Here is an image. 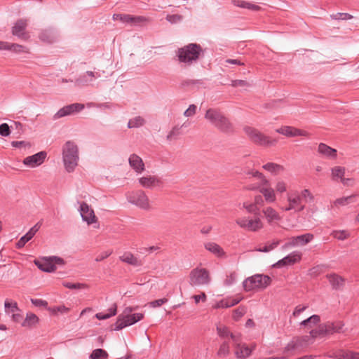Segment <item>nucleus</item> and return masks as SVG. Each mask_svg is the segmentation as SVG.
Listing matches in <instances>:
<instances>
[{
  "label": "nucleus",
  "mask_w": 359,
  "mask_h": 359,
  "mask_svg": "<svg viewBox=\"0 0 359 359\" xmlns=\"http://www.w3.org/2000/svg\"><path fill=\"white\" fill-rule=\"evenodd\" d=\"M288 183L285 179L282 177L276 178L273 183L268 179L260 194L263 195L266 203H273L277 201V196L280 197L285 193V203L280 208L284 212L302 211L304 208V203H311L314 200L312 193L307 189L301 191H288Z\"/></svg>",
  "instance_id": "obj_1"
},
{
  "label": "nucleus",
  "mask_w": 359,
  "mask_h": 359,
  "mask_svg": "<svg viewBox=\"0 0 359 359\" xmlns=\"http://www.w3.org/2000/svg\"><path fill=\"white\" fill-rule=\"evenodd\" d=\"M205 120L217 130L224 133H233L234 126L224 113L217 108H209L204 114Z\"/></svg>",
  "instance_id": "obj_2"
},
{
  "label": "nucleus",
  "mask_w": 359,
  "mask_h": 359,
  "mask_svg": "<svg viewBox=\"0 0 359 359\" xmlns=\"http://www.w3.org/2000/svg\"><path fill=\"white\" fill-rule=\"evenodd\" d=\"M79 151L78 146L73 142L68 141L62 147V161L65 170L73 172L78 165Z\"/></svg>",
  "instance_id": "obj_3"
},
{
  "label": "nucleus",
  "mask_w": 359,
  "mask_h": 359,
  "mask_svg": "<svg viewBox=\"0 0 359 359\" xmlns=\"http://www.w3.org/2000/svg\"><path fill=\"white\" fill-rule=\"evenodd\" d=\"M243 132L251 142L259 146L265 147H273L278 142L276 139L264 135L260 130L252 126H244Z\"/></svg>",
  "instance_id": "obj_4"
},
{
  "label": "nucleus",
  "mask_w": 359,
  "mask_h": 359,
  "mask_svg": "<svg viewBox=\"0 0 359 359\" xmlns=\"http://www.w3.org/2000/svg\"><path fill=\"white\" fill-rule=\"evenodd\" d=\"M126 196L128 202L138 208L144 211H149L152 209L151 201L144 191L142 189L133 190L128 191Z\"/></svg>",
  "instance_id": "obj_5"
},
{
  "label": "nucleus",
  "mask_w": 359,
  "mask_h": 359,
  "mask_svg": "<svg viewBox=\"0 0 359 359\" xmlns=\"http://www.w3.org/2000/svg\"><path fill=\"white\" fill-rule=\"evenodd\" d=\"M201 50L199 45L190 43L180 48L177 51V56L180 62L191 63L198 59Z\"/></svg>",
  "instance_id": "obj_6"
},
{
  "label": "nucleus",
  "mask_w": 359,
  "mask_h": 359,
  "mask_svg": "<svg viewBox=\"0 0 359 359\" xmlns=\"http://www.w3.org/2000/svg\"><path fill=\"white\" fill-rule=\"evenodd\" d=\"M270 283L271 278L269 276L257 274L246 278L243 282V287L247 292L264 290Z\"/></svg>",
  "instance_id": "obj_7"
},
{
  "label": "nucleus",
  "mask_w": 359,
  "mask_h": 359,
  "mask_svg": "<svg viewBox=\"0 0 359 359\" xmlns=\"http://www.w3.org/2000/svg\"><path fill=\"white\" fill-rule=\"evenodd\" d=\"M189 278L190 284L194 286L208 285L211 280L210 271L200 266L190 271Z\"/></svg>",
  "instance_id": "obj_8"
},
{
  "label": "nucleus",
  "mask_w": 359,
  "mask_h": 359,
  "mask_svg": "<svg viewBox=\"0 0 359 359\" xmlns=\"http://www.w3.org/2000/svg\"><path fill=\"white\" fill-rule=\"evenodd\" d=\"M235 222L241 229L254 232L262 229L264 226L262 221L258 217H239L236 219Z\"/></svg>",
  "instance_id": "obj_9"
},
{
  "label": "nucleus",
  "mask_w": 359,
  "mask_h": 359,
  "mask_svg": "<svg viewBox=\"0 0 359 359\" xmlns=\"http://www.w3.org/2000/svg\"><path fill=\"white\" fill-rule=\"evenodd\" d=\"M35 265L44 272L51 273L56 270V265L64 264L63 259L58 257H47L34 261Z\"/></svg>",
  "instance_id": "obj_10"
},
{
  "label": "nucleus",
  "mask_w": 359,
  "mask_h": 359,
  "mask_svg": "<svg viewBox=\"0 0 359 359\" xmlns=\"http://www.w3.org/2000/svg\"><path fill=\"white\" fill-rule=\"evenodd\" d=\"M144 318V314L141 313H133L130 315H119L114 323V330L118 331L123 328L132 325L141 320Z\"/></svg>",
  "instance_id": "obj_11"
},
{
  "label": "nucleus",
  "mask_w": 359,
  "mask_h": 359,
  "mask_svg": "<svg viewBox=\"0 0 359 359\" xmlns=\"http://www.w3.org/2000/svg\"><path fill=\"white\" fill-rule=\"evenodd\" d=\"M79 211L82 217V219L87 223L88 225L97 224L96 227L99 226L98 218L95 215L94 210L86 202H81L79 203Z\"/></svg>",
  "instance_id": "obj_12"
},
{
  "label": "nucleus",
  "mask_w": 359,
  "mask_h": 359,
  "mask_svg": "<svg viewBox=\"0 0 359 359\" xmlns=\"http://www.w3.org/2000/svg\"><path fill=\"white\" fill-rule=\"evenodd\" d=\"M140 186L144 189H154L162 185L161 180L154 175H144L137 179Z\"/></svg>",
  "instance_id": "obj_13"
},
{
  "label": "nucleus",
  "mask_w": 359,
  "mask_h": 359,
  "mask_svg": "<svg viewBox=\"0 0 359 359\" xmlns=\"http://www.w3.org/2000/svg\"><path fill=\"white\" fill-rule=\"evenodd\" d=\"M276 133L286 137H295L299 136L309 137V133L304 130L291 126H282L276 129Z\"/></svg>",
  "instance_id": "obj_14"
},
{
  "label": "nucleus",
  "mask_w": 359,
  "mask_h": 359,
  "mask_svg": "<svg viewBox=\"0 0 359 359\" xmlns=\"http://www.w3.org/2000/svg\"><path fill=\"white\" fill-rule=\"evenodd\" d=\"M84 109V104L80 103H74L63 107L59 109L53 116L54 120H57L66 116L73 115Z\"/></svg>",
  "instance_id": "obj_15"
},
{
  "label": "nucleus",
  "mask_w": 359,
  "mask_h": 359,
  "mask_svg": "<svg viewBox=\"0 0 359 359\" xmlns=\"http://www.w3.org/2000/svg\"><path fill=\"white\" fill-rule=\"evenodd\" d=\"M28 20L27 19L18 20L12 27V34L20 39L27 41L30 36L26 31Z\"/></svg>",
  "instance_id": "obj_16"
},
{
  "label": "nucleus",
  "mask_w": 359,
  "mask_h": 359,
  "mask_svg": "<svg viewBox=\"0 0 359 359\" xmlns=\"http://www.w3.org/2000/svg\"><path fill=\"white\" fill-rule=\"evenodd\" d=\"M344 323L343 321H328L325 323L321 324V330L320 331L324 332V334L331 335L334 333H343L344 332Z\"/></svg>",
  "instance_id": "obj_17"
},
{
  "label": "nucleus",
  "mask_w": 359,
  "mask_h": 359,
  "mask_svg": "<svg viewBox=\"0 0 359 359\" xmlns=\"http://www.w3.org/2000/svg\"><path fill=\"white\" fill-rule=\"evenodd\" d=\"M312 233H305L303 235L291 237L285 243L287 247H302L304 246L313 239Z\"/></svg>",
  "instance_id": "obj_18"
},
{
  "label": "nucleus",
  "mask_w": 359,
  "mask_h": 359,
  "mask_svg": "<svg viewBox=\"0 0 359 359\" xmlns=\"http://www.w3.org/2000/svg\"><path fill=\"white\" fill-rule=\"evenodd\" d=\"M46 155V152L40 151L34 155L27 156L24 158L23 164L31 168H36L44 162Z\"/></svg>",
  "instance_id": "obj_19"
},
{
  "label": "nucleus",
  "mask_w": 359,
  "mask_h": 359,
  "mask_svg": "<svg viewBox=\"0 0 359 359\" xmlns=\"http://www.w3.org/2000/svg\"><path fill=\"white\" fill-rule=\"evenodd\" d=\"M318 152L324 158L330 160H335L337 158V151L324 143L318 144Z\"/></svg>",
  "instance_id": "obj_20"
},
{
  "label": "nucleus",
  "mask_w": 359,
  "mask_h": 359,
  "mask_svg": "<svg viewBox=\"0 0 359 359\" xmlns=\"http://www.w3.org/2000/svg\"><path fill=\"white\" fill-rule=\"evenodd\" d=\"M246 175H248L250 177H254L259 180V183L257 184V186L255 187L250 188L251 190L257 189L259 192L260 193V189H262L263 186H264L265 183L266 182L268 178L261 172H259L257 170H250L246 172Z\"/></svg>",
  "instance_id": "obj_21"
},
{
  "label": "nucleus",
  "mask_w": 359,
  "mask_h": 359,
  "mask_svg": "<svg viewBox=\"0 0 359 359\" xmlns=\"http://www.w3.org/2000/svg\"><path fill=\"white\" fill-rule=\"evenodd\" d=\"M204 248L218 258H226V253L224 250L217 243L208 242L204 244Z\"/></svg>",
  "instance_id": "obj_22"
},
{
  "label": "nucleus",
  "mask_w": 359,
  "mask_h": 359,
  "mask_svg": "<svg viewBox=\"0 0 359 359\" xmlns=\"http://www.w3.org/2000/svg\"><path fill=\"white\" fill-rule=\"evenodd\" d=\"M262 214L268 223L271 224L280 220L279 213L271 206H266L263 208Z\"/></svg>",
  "instance_id": "obj_23"
},
{
  "label": "nucleus",
  "mask_w": 359,
  "mask_h": 359,
  "mask_svg": "<svg viewBox=\"0 0 359 359\" xmlns=\"http://www.w3.org/2000/svg\"><path fill=\"white\" fill-rule=\"evenodd\" d=\"M302 259V253L299 252H293L284 257L281 260L278 261L276 264L278 266H283L286 265H292L294 263L299 262Z\"/></svg>",
  "instance_id": "obj_24"
},
{
  "label": "nucleus",
  "mask_w": 359,
  "mask_h": 359,
  "mask_svg": "<svg viewBox=\"0 0 359 359\" xmlns=\"http://www.w3.org/2000/svg\"><path fill=\"white\" fill-rule=\"evenodd\" d=\"M327 278L331 284L333 290H342L345 285V279L336 273H330L327 275Z\"/></svg>",
  "instance_id": "obj_25"
},
{
  "label": "nucleus",
  "mask_w": 359,
  "mask_h": 359,
  "mask_svg": "<svg viewBox=\"0 0 359 359\" xmlns=\"http://www.w3.org/2000/svg\"><path fill=\"white\" fill-rule=\"evenodd\" d=\"M262 168L265 171L273 175H280L285 170V168L283 165L274 162H267L264 164Z\"/></svg>",
  "instance_id": "obj_26"
},
{
  "label": "nucleus",
  "mask_w": 359,
  "mask_h": 359,
  "mask_svg": "<svg viewBox=\"0 0 359 359\" xmlns=\"http://www.w3.org/2000/svg\"><path fill=\"white\" fill-rule=\"evenodd\" d=\"M4 44L5 48H3V50H8L18 54H28L30 53V49L26 46H23L18 43H11L6 41H4Z\"/></svg>",
  "instance_id": "obj_27"
},
{
  "label": "nucleus",
  "mask_w": 359,
  "mask_h": 359,
  "mask_svg": "<svg viewBox=\"0 0 359 359\" xmlns=\"http://www.w3.org/2000/svg\"><path fill=\"white\" fill-rule=\"evenodd\" d=\"M128 161L130 167L137 172H142L144 170V164L139 156L136 154L130 155Z\"/></svg>",
  "instance_id": "obj_28"
},
{
  "label": "nucleus",
  "mask_w": 359,
  "mask_h": 359,
  "mask_svg": "<svg viewBox=\"0 0 359 359\" xmlns=\"http://www.w3.org/2000/svg\"><path fill=\"white\" fill-rule=\"evenodd\" d=\"M39 229V226L38 224H36L32 228H31L29 231L18 241L16 243L17 248L20 249L24 247L26 243L33 238Z\"/></svg>",
  "instance_id": "obj_29"
},
{
  "label": "nucleus",
  "mask_w": 359,
  "mask_h": 359,
  "mask_svg": "<svg viewBox=\"0 0 359 359\" xmlns=\"http://www.w3.org/2000/svg\"><path fill=\"white\" fill-rule=\"evenodd\" d=\"M231 4L234 6L242 8H247L254 11H259L262 10V8L259 6L243 0H232Z\"/></svg>",
  "instance_id": "obj_30"
},
{
  "label": "nucleus",
  "mask_w": 359,
  "mask_h": 359,
  "mask_svg": "<svg viewBox=\"0 0 359 359\" xmlns=\"http://www.w3.org/2000/svg\"><path fill=\"white\" fill-rule=\"evenodd\" d=\"M119 259L127 264H131L135 266H140L142 265V262L136 257H135L131 252H127L121 255Z\"/></svg>",
  "instance_id": "obj_31"
},
{
  "label": "nucleus",
  "mask_w": 359,
  "mask_h": 359,
  "mask_svg": "<svg viewBox=\"0 0 359 359\" xmlns=\"http://www.w3.org/2000/svg\"><path fill=\"white\" fill-rule=\"evenodd\" d=\"M63 286L67 289V290H89L90 287L88 285L85 283H75V282H70V281H64L62 283Z\"/></svg>",
  "instance_id": "obj_32"
},
{
  "label": "nucleus",
  "mask_w": 359,
  "mask_h": 359,
  "mask_svg": "<svg viewBox=\"0 0 359 359\" xmlns=\"http://www.w3.org/2000/svg\"><path fill=\"white\" fill-rule=\"evenodd\" d=\"M346 168L342 166H334L331 169V177L334 181L341 180L345 176Z\"/></svg>",
  "instance_id": "obj_33"
},
{
  "label": "nucleus",
  "mask_w": 359,
  "mask_h": 359,
  "mask_svg": "<svg viewBox=\"0 0 359 359\" xmlns=\"http://www.w3.org/2000/svg\"><path fill=\"white\" fill-rule=\"evenodd\" d=\"M355 195H351L346 197H341L336 199L332 203V208H339L340 207L345 206L348 205L351 203L353 202V198H355Z\"/></svg>",
  "instance_id": "obj_34"
},
{
  "label": "nucleus",
  "mask_w": 359,
  "mask_h": 359,
  "mask_svg": "<svg viewBox=\"0 0 359 359\" xmlns=\"http://www.w3.org/2000/svg\"><path fill=\"white\" fill-rule=\"evenodd\" d=\"M252 353V349L245 344L240 345L238 344L236 347V351L235 352L237 358H245L248 357Z\"/></svg>",
  "instance_id": "obj_35"
},
{
  "label": "nucleus",
  "mask_w": 359,
  "mask_h": 359,
  "mask_svg": "<svg viewBox=\"0 0 359 359\" xmlns=\"http://www.w3.org/2000/svg\"><path fill=\"white\" fill-rule=\"evenodd\" d=\"M39 39L46 43H53L55 41L56 36L53 31L45 29L39 34Z\"/></svg>",
  "instance_id": "obj_36"
},
{
  "label": "nucleus",
  "mask_w": 359,
  "mask_h": 359,
  "mask_svg": "<svg viewBox=\"0 0 359 359\" xmlns=\"http://www.w3.org/2000/svg\"><path fill=\"white\" fill-rule=\"evenodd\" d=\"M145 123V120L143 117L140 116H135L129 120L128 123V127L129 128H140L144 126Z\"/></svg>",
  "instance_id": "obj_37"
},
{
  "label": "nucleus",
  "mask_w": 359,
  "mask_h": 359,
  "mask_svg": "<svg viewBox=\"0 0 359 359\" xmlns=\"http://www.w3.org/2000/svg\"><path fill=\"white\" fill-rule=\"evenodd\" d=\"M39 321V318L34 313H27L26 318L22 323L23 327H32L36 325Z\"/></svg>",
  "instance_id": "obj_38"
},
{
  "label": "nucleus",
  "mask_w": 359,
  "mask_h": 359,
  "mask_svg": "<svg viewBox=\"0 0 359 359\" xmlns=\"http://www.w3.org/2000/svg\"><path fill=\"white\" fill-rule=\"evenodd\" d=\"M109 312L107 313H98L95 315L96 318L98 320H105L109 318L111 316H114L116 314L117 306L116 304H114L109 309Z\"/></svg>",
  "instance_id": "obj_39"
},
{
  "label": "nucleus",
  "mask_w": 359,
  "mask_h": 359,
  "mask_svg": "<svg viewBox=\"0 0 359 359\" xmlns=\"http://www.w3.org/2000/svg\"><path fill=\"white\" fill-rule=\"evenodd\" d=\"M331 235L339 241H344L350 237V233L346 230H334Z\"/></svg>",
  "instance_id": "obj_40"
},
{
  "label": "nucleus",
  "mask_w": 359,
  "mask_h": 359,
  "mask_svg": "<svg viewBox=\"0 0 359 359\" xmlns=\"http://www.w3.org/2000/svg\"><path fill=\"white\" fill-rule=\"evenodd\" d=\"M348 351L339 349L328 355V357L336 359H348Z\"/></svg>",
  "instance_id": "obj_41"
},
{
  "label": "nucleus",
  "mask_w": 359,
  "mask_h": 359,
  "mask_svg": "<svg viewBox=\"0 0 359 359\" xmlns=\"http://www.w3.org/2000/svg\"><path fill=\"white\" fill-rule=\"evenodd\" d=\"M320 321V318L318 315H313L306 320L301 322V325L304 326H309L311 327L312 325L318 324Z\"/></svg>",
  "instance_id": "obj_42"
},
{
  "label": "nucleus",
  "mask_w": 359,
  "mask_h": 359,
  "mask_svg": "<svg viewBox=\"0 0 359 359\" xmlns=\"http://www.w3.org/2000/svg\"><path fill=\"white\" fill-rule=\"evenodd\" d=\"M184 124H183L182 126H174L170 131L168 133V134L166 136V140L169 142L175 140L178 135L180 134V130L182 127H183Z\"/></svg>",
  "instance_id": "obj_43"
},
{
  "label": "nucleus",
  "mask_w": 359,
  "mask_h": 359,
  "mask_svg": "<svg viewBox=\"0 0 359 359\" xmlns=\"http://www.w3.org/2000/svg\"><path fill=\"white\" fill-rule=\"evenodd\" d=\"M296 341L294 338H293L284 348L283 353H290L296 350H298L299 348H302L300 346Z\"/></svg>",
  "instance_id": "obj_44"
},
{
  "label": "nucleus",
  "mask_w": 359,
  "mask_h": 359,
  "mask_svg": "<svg viewBox=\"0 0 359 359\" xmlns=\"http://www.w3.org/2000/svg\"><path fill=\"white\" fill-rule=\"evenodd\" d=\"M5 311L6 313H15L18 310L17 303L11 300L6 299L4 303Z\"/></svg>",
  "instance_id": "obj_45"
},
{
  "label": "nucleus",
  "mask_w": 359,
  "mask_h": 359,
  "mask_svg": "<svg viewBox=\"0 0 359 359\" xmlns=\"http://www.w3.org/2000/svg\"><path fill=\"white\" fill-rule=\"evenodd\" d=\"M100 358H108L107 352L102 348L95 349L90 354V358L92 359H100Z\"/></svg>",
  "instance_id": "obj_46"
},
{
  "label": "nucleus",
  "mask_w": 359,
  "mask_h": 359,
  "mask_svg": "<svg viewBox=\"0 0 359 359\" xmlns=\"http://www.w3.org/2000/svg\"><path fill=\"white\" fill-rule=\"evenodd\" d=\"M217 332L218 335L222 338L229 337L231 332H229L228 327L223 325H217Z\"/></svg>",
  "instance_id": "obj_47"
},
{
  "label": "nucleus",
  "mask_w": 359,
  "mask_h": 359,
  "mask_svg": "<svg viewBox=\"0 0 359 359\" xmlns=\"http://www.w3.org/2000/svg\"><path fill=\"white\" fill-rule=\"evenodd\" d=\"M265 202L266 200L264 199L262 194L257 195L255 196L253 203L257 211H258L261 207L264 206Z\"/></svg>",
  "instance_id": "obj_48"
},
{
  "label": "nucleus",
  "mask_w": 359,
  "mask_h": 359,
  "mask_svg": "<svg viewBox=\"0 0 359 359\" xmlns=\"http://www.w3.org/2000/svg\"><path fill=\"white\" fill-rule=\"evenodd\" d=\"M246 313V309L243 306H239L233 311V318L235 320H238Z\"/></svg>",
  "instance_id": "obj_49"
},
{
  "label": "nucleus",
  "mask_w": 359,
  "mask_h": 359,
  "mask_svg": "<svg viewBox=\"0 0 359 359\" xmlns=\"http://www.w3.org/2000/svg\"><path fill=\"white\" fill-rule=\"evenodd\" d=\"M131 19L132 16L130 15L114 14L113 15L114 20H120L123 22L130 23Z\"/></svg>",
  "instance_id": "obj_50"
},
{
  "label": "nucleus",
  "mask_w": 359,
  "mask_h": 359,
  "mask_svg": "<svg viewBox=\"0 0 359 359\" xmlns=\"http://www.w3.org/2000/svg\"><path fill=\"white\" fill-rule=\"evenodd\" d=\"M166 20L172 24L177 23L183 20V16L179 14L168 15Z\"/></svg>",
  "instance_id": "obj_51"
},
{
  "label": "nucleus",
  "mask_w": 359,
  "mask_h": 359,
  "mask_svg": "<svg viewBox=\"0 0 359 359\" xmlns=\"http://www.w3.org/2000/svg\"><path fill=\"white\" fill-rule=\"evenodd\" d=\"M48 309L53 314H56L57 312L67 313L69 310V308H67L65 306H55V307H52V308H48Z\"/></svg>",
  "instance_id": "obj_52"
},
{
  "label": "nucleus",
  "mask_w": 359,
  "mask_h": 359,
  "mask_svg": "<svg viewBox=\"0 0 359 359\" xmlns=\"http://www.w3.org/2000/svg\"><path fill=\"white\" fill-rule=\"evenodd\" d=\"M112 250H107L100 252L95 258L96 262H101L108 257H109L112 254Z\"/></svg>",
  "instance_id": "obj_53"
},
{
  "label": "nucleus",
  "mask_w": 359,
  "mask_h": 359,
  "mask_svg": "<svg viewBox=\"0 0 359 359\" xmlns=\"http://www.w3.org/2000/svg\"><path fill=\"white\" fill-rule=\"evenodd\" d=\"M196 109L197 107L195 104H191L184 112V116L186 117H192L196 114Z\"/></svg>",
  "instance_id": "obj_54"
},
{
  "label": "nucleus",
  "mask_w": 359,
  "mask_h": 359,
  "mask_svg": "<svg viewBox=\"0 0 359 359\" xmlns=\"http://www.w3.org/2000/svg\"><path fill=\"white\" fill-rule=\"evenodd\" d=\"M231 86L233 87H241V88H246L249 87L250 85V83L245 80H233L231 81Z\"/></svg>",
  "instance_id": "obj_55"
},
{
  "label": "nucleus",
  "mask_w": 359,
  "mask_h": 359,
  "mask_svg": "<svg viewBox=\"0 0 359 359\" xmlns=\"http://www.w3.org/2000/svg\"><path fill=\"white\" fill-rule=\"evenodd\" d=\"M229 352V346L227 342H224L221 344L219 349L218 351V354L219 355H226Z\"/></svg>",
  "instance_id": "obj_56"
},
{
  "label": "nucleus",
  "mask_w": 359,
  "mask_h": 359,
  "mask_svg": "<svg viewBox=\"0 0 359 359\" xmlns=\"http://www.w3.org/2000/svg\"><path fill=\"white\" fill-rule=\"evenodd\" d=\"M296 341L299 342V345L302 348L304 346H306L308 344L309 337V336H302V337H294Z\"/></svg>",
  "instance_id": "obj_57"
},
{
  "label": "nucleus",
  "mask_w": 359,
  "mask_h": 359,
  "mask_svg": "<svg viewBox=\"0 0 359 359\" xmlns=\"http://www.w3.org/2000/svg\"><path fill=\"white\" fill-rule=\"evenodd\" d=\"M11 134L9 126L7 123H2L0 125V135L7 137Z\"/></svg>",
  "instance_id": "obj_58"
},
{
  "label": "nucleus",
  "mask_w": 359,
  "mask_h": 359,
  "mask_svg": "<svg viewBox=\"0 0 359 359\" xmlns=\"http://www.w3.org/2000/svg\"><path fill=\"white\" fill-rule=\"evenodd\" d=\"M243 207L249 213L257 212L254 203L245 202L243 204Z\"/></svg>",
  "instance_id": "obj_59"
},
{
  "label": "nucleus",
  "mask_w": 359,
  "mask_h": 359,
  "mask_svg": "<svg viewBox=\"0 0 359 359\" xmlns=\"http://www.w3.org/2000/svg\"><path fill=\"white\" fill-rule=\"evenodd\" d=\"M145 22H147V19L144 17H142V16L133 17V16H132V19L130 20V23L137 25V24H141V23Z\"/></svg>",
  "instance_id": "obj_60"
},
{
  "label": "nucleus",
  "mask_w": 359,
  "mask_h": 359,
  "mask_svg": "<svg viewBox=\"0 0 359 359\" xmlns=\"http://www.w3.org/2000/svg\"><path fill=\"white\" fill-rule=\"evenodd\" d=\"M321 330V324L318 326V329L312 330L310 334L313 338H316L320 336H325L324 332L320 331Z\"/></svg>",
  "instance_id": "obj_61"
},
{
  "label": "nucleus",
  "mask_w": 359,
  "mask_h": 359,
  "mask_svg": "<svg viewBox=\"0 0 359 359\" xmlns=\"http://www.w3.org/2000/svg\"><path fill=\"white\" fill-rule=\"evenodd\" d=\"M168 302L167 298H162L159 299H156L154 301H152L149 303L150 306L152 307H158L163 304L164 303Z\"/></svg>",
  "instance_id": "obj_62"
},
{
  "label": "nucleus",
  "mask_w": 359,
  "mask_h": 359,
  "mask_svg": "<svg viewBox=\"0 0 359 359\" xmlns=\"http://www.w3.org/2000/svg\"><path fill=\"white\" fill-rule=\"evenodd\" d=\"M308 308V305H298L295 307L292 315L296 317L298 316L302 312L304 311Z\"/></svg>",
  "instance_id": "obj_63"
},
{
  "label": "nucleus",
  "mask_w": 359,
  "mask_h": 359,
  "mask_svg": "<svg viewBox=\"0 0 359 359\" xmlns=\"http://www.w3.org/2000/svg\"><path fill=\"white\" fill-rule=\"evenodd\" d=\"M242 299V298H229L226 299V304H228V308L231 307L238 303L240 302V301Z\"/></svg>",
  "instance_id": "obj_64"
}]
</instances>
